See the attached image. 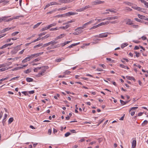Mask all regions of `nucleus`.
Here are the masks:
<instances>
[{
	"label": "nucleus",
	"instance_id": "f257e3e1",
	"mask_svg": "<svg viewBox=\"0 0 148 148\" xmlns=\"http://www.w3.org/2000/svg\"><path fill=\"white\" fill-rule=\"evenodd\" d=\"M50 42H52V43L50 44L51 46H50L51 49H55L60 46L59 45H55L58 42L57 41H56L55 40L51 41Z\"/></svg>",
	"mask_w": 148,
	"mask_h": 148
},
{
	"label": "nucleus",
	"instance_id": "f03ea898",
	"mask_svg": "<svg viewBox=\"0 0 148 148\" xmlns=\"http://www.w3.org/2000/svg\"><path fill=\"white\" fill-rule=\"evenodd\" d=\"M104 3V1H101L100 0H97L92 2V5H96L98 4H101Z\"/></svg>",
	"mask_w": 148,
	"mask_h": 148
},
{
	"label": "nucleus",
	"instance_id": "7ed1b4c3",
	"mask_svg": "<svg viewBox=\"0 0 148 148\" xmlns=\"http://www.w3.org/2000/svg\"><path fill=\"white\" fill-rule=\"evenodd\" d=\"M108 36L107 33H102L100 34H99V35H97L95 36V37L102 38L103 37H107Z\"/></svg>",
	"mask_w": 148,
	"mask_h": 148
},
{
	"label": "nucleus",
	"instance_id": "20e7f679",
	"mask_svg": "<svg viewBox=\"0 0 148 148\" xmlns=\"http://www.w3.org/2000/svg\"><path fill=\"white\" fill-rule=\"evenodd\" d=\"M132 8L135 10H137L143 12V10H144V9L140 8L139 7L136 6V5H133L132 6Z\"/></svg>",
	"mask_w": 148,
	"mask_h": 148
},
{
	"label": "nucleus",
	"instance_id": "39448f33",
	"mask_svg": "<svg viewBox=\"0 0 148 148\" xmlns=\"http://www.w3.org/2000/svg\"><path fill=\"white\" fill-rule=\"evenodd\" d=\"M118 18V17L117 16H112V17H108L105 19H103V20H112L117 19Z\"/></svg>",
	"mask_w": 148,
	"mask_h": 148
},
{
	"label": "nucleus",
	"instance_id": "423d86ee",
	"mask_svg": "<svg viewBox=\"0 0 148 148\" xmlns=\"http://www.w3.org/2000/svg\"><path fill=\"white\" fill-rule=\"evenodd\" d=\"M15 27H11L10 28L8 27V28L4 29H3V30H2V32H3V33H4L5 32L10 30V29H13Z\"/></svg>",
	"mask_w": 148,
	"mask_h": 148
},
{
	"label": "nucleus",
	"instance_id": "0eeeda50",
	"mask_svg": "<svg viewBox=\"0 0 148 148\" xmlns=\"http://www.w3.org/2000/svg\"><path fill=\"white\" fill-rule=\"evenodd\" d=\"M73 0H60L59 1L62 3H67L71 2Z\"/></svg>",
	"mask_w": 148,
	"mask_h": 148
},
{
	"label": "nucleus",
	"instance_id": "6e6552de",
	"mask_svg": "<svg viewBox=\"0 0 148 148\" xmlns=\"http://www.w3.org/2000/svg\"><path fill=\"white\" fill-rule=\"evenodd\" d=\"M77 13L74 12H70L66 14V16H70L71 15H74L77 14Z\"/></svg>",
	"mask_w": 148,
	"mask_h": 148
},
{
	"label": "nucleus",
	"instance_id": "1a4fd4ad",
	"mask_svg": "<svg viewBox=\"0 0 148 148\" xmlns=\"http://www.w3.org/2000/svg\"><path fill=\"white\" fill-rule=\"evenodd\" d=\"M10 16H6L2 17V18H1V22L4 21H6V20H7V18Z\"/></svg>",
	"mask_w": 148,
	"mask_h": 148
},
{
	"label": "nucleus",
	"instance_id": "9d476101",
	"mask_svg": "<svg viewBox=\"0 0 148 148\" xmlns=\"http://www.w3.org/2000/svg\"><path fill=\"white\" fill-rule=\"evenodd\" d=\"M45 71V70H43L41 72L38 73L37 75V76L38 77H41V76L44 75V73Z\"/></svg>",
	"mask_w": 148,
	"mask_h": 148
},
{
	"label": "nucleus",
	"instance_id": "9b49d317",
	"mask_svg": "<svg viewBox=\"0 0 148 148\" xmlns=\"http://www.w3.org/2000/svg\"><path fill=\"white\" fill-rule=\"evenodd\" d=\"M82 32V30H79L74 32L73 34L75 35H78L80 34Z\"/></svg>",
	"mask_w": 148,
	"mask_h": 148
},
{
	"label": "nucleus",
	"instance_id": "f8f14e48",
	"mask_svg": "<svg viewBox=\"0 0 148 148\" xmlns=\"http://www.w3.org/2000/svg\"><path fill=\"white\" fill-rule=\"evenodd\" d=\"M136 140H133L132 143V147L133 148H135L136 146Z\"/></svg>",
	"mask_w": 148,
	"mask_h": 148
},
{
	"label": "nucleus",
	"instance_id": "ddd939ff",
	"mask_svg": "<svg viewBox=\"0 0 148 148\" xmlns=\"http://www.w3.org/2000/svg\"><path fill=\"white\" fill-rule=\"evenodd\" d=\"M94 21V20H91V21H90L88 22H87V23H86L84 24L83 25L85 27L86 26V25H89V24L92 23Z\"/></svg>",
	"mask_w": 148,
	"mask_h": 148
},
{
	"label": "nucleus",
	"instance_id": "4468645a",
	"mask_svg": "<svg viewBox=\"0 0 148 148\" xmlns=\"http://www.w3.org/2000/svg\"><path fill=\"white\" fill-rule=\"evenodd\" d=\"M70 27V25H67L65 26H62L60 27L59 28V29H66Z\"/></svg>",
	"mask_w": 148,
	"mask_h": 148
},
{
	"label": "nucleus",
	"instance_id": "2eb2a0df",
	"mask_svg": "<svg viewBox=\"0 0 148 148\" xmlns=\"http://www.w3.org/2000/svg\"><path fill=\"white\" fill-rule=\"evenodd\" d=\"M126 78L129 80H133L135 82L136 81V79L133 77H131L128 76H126Z\"/></svg>",
	"mask_w": 148,
	"mask_h": 148
},
{
	"label": "nucleus",
	"instance_id": "dca6fc26",
	"mask_svg": "<svg viewBox=\"0 0 148 148\" xmlns=\"http://www.w3.org/2000/svg\"><path fill=\"white\" fill-rule=\"evenodd\" d=\"M132 22V21H131L130 19H128L126 23V24L127 25H132L133 24Z\"/></svg>",
	"mask_w": 148,
	"mask_h": 148
},
{
	"label": "nucleus",
	"instance_id": "f3484780",
	"mask_svg": "<svg viewBox=\"0 0 148 148\" xmlns=\"http://www.w3.org/2000/svg\"><path fill=\"white\" fill-rule=\"evenodd\" d=\"M65 35V34H61L57 38H56L55 39V40H57L60 38H62V37L64 36Z\"/></svg>",
	"mask_w": 148,
	"mask_h": 148
},
{
	"label": "nucleus",
	"instance_id": "a211bd4d",
	"mask_svg": "<svg viewBox=\"0 0 148 148\" xmlns=\"http://www.w3.org/2000/svg\"><path fill=\"white\" fill-rule=\"evenodd\" d=\"M9 1L7 0H1L0 1V3H3L4 4V5H5V4L8 3Z\"/></svg>",
	"mask_w": 148,
	"mask_h": 148
},
{
	"label": "nucleus",
	"instance_id": "6ab92c4d",
	"mask_svg": "<svg viewBox=\"0 0 148 148\" xmlns=\"http://www.w3.org/2000/svg\"><path fill=\"white\" fill-rule=\"evenodd\" d=\"M50 5H58L59 4L56 2L53 1L52 2L49 3Z\"/></svg>",
	"mask_w": 148,
	"mask_h": 148
},
{
	"label": "nucleus",
	"instance_id": "aec40b11",
	"mask_svg": "<svg viewBox=\"0 0 148 148\" xmlns=\"http://www.w3.org/2000/svg\"><path fill=\"white\" fill-rule=\"evenodd\" d=\"M18 51V50L16 48H14L13 50L11 51L12 54H15Z\"/></svg>",
	"mask_w": 148,
	"mask_h": 148
},
{
	"label": "nucleus",
	"instance_id": "412c9836",
	"mask_svg": "<svg viewBox=\"0 0 148 148\" xmlns=\"http://www.w3.org/2000/svg\"><path fill=\"white\" fill-rule=\"evenodd\" d=\"M79 43H80L79 42H78V43H75V44H72L71 45L69 46L68 47L69 48H71V47H73V46H75L78 45Z\"/></svg>",
	"mask_w": 148,
	"mask_h": 148
},
{
	"label": "nucleus",
	"instance_id": "4be33fe9",
	"mask_svg": "<svg viewBox=\"0 0 148 148\" xmlns=\"http://www.w3.org/2000/svg\"><path fill=\"white\" fill-rule=\"evenodd\" d=\"M33 79L30 77H27L26 78V81L28 82H33Z\"/></svg>",
	"mask_w": 148,
	"mask_h": 148
},
{
	"label": "nucleus",
	"instance_id": "5701e85b",
	"mask_svg": "<svg viewBox=\"0 0 148 148\" xmlns=\"http://www.w3.org/2000/svg\"><path fill=\"white\" fill-rule=\"evenodd\" d=\"M120 66L121 67L123 68L127 69H129V68L127 66H125V65H123V64H120Z\"/></svg>",
	"mask_w": 148,
	"mask_h": 148
},
{
	"label": "nucleus",
	"instance_id": "b1692460",
	"mask_svg": "<svg viewBox=\"0 0 148 148\" xmlns=\"http://www.w3.org/2000/svg\"><path fill=\"white\" fill-rule=\"evenodd\" d=\"M29 60L28 58V57L25 58L22 61V63H25L27 62V61H29Z\"/></svg>",
	"mask_w": 148,
	"mask_h": 148
},
{
	"label": "nucleus",
	"instance_id": "393cba45",
	"mask_svg": "<svg viewBox=\"0 0 148 148\" xmlns=\"http://www.w3.org/2000/svg\"><path fill=\"white\" fill-rule=\"evenodd\" d=\"M56 23H53L49 25L48 27L49 29L50 27H52L53 26H55L56 25Z\"/></svg>",
	"mask_w": 148,
	"mask_h": 148
},
{
	"label": "nucleus",
	"instance_id": "a878e982",
	"mask_svg": "<svg viewBox=\"0 0 148 148\" xmlns=\"http://www.w3.org/2000/svg\"><path fill=\"white\" fill-rule=\"evenodd\" d=\"M42 23V22H41L37 23L36 24L34 25L33 28L34 29L36 28Z\"/></svg>",
	"mask_w": 148,
	"mask_h": 148
},
{
	"label": "nucleus",
	"instance_id": "bb28decb",
	"mask_svg": "<svg viewBox=\"0 0 148 148\" xmlns=\"http://www.w3.org/2000/svg\"><path fill=\"white\" fill-rule=\"evenodd\" d=\"M14 119L12 117H11L8 120V123L9 124H10L13 121Z\"/></svg>",
	"mask_w": 148,
	"mask_h": 148
},
{
	"label": "nucleus",
	"instance_id": "cd10ccee",
	"mask_svg": "<svg viewBox=\"0 0 148 148\" xmlns=\"http://www.w3.org/2000/svg\"><path fill=\"white\" fill-rule=\"evenodd\" d=\"M43 53V52H40V53H36L35 54V57H37L38 56H39L40 55H41Z\"/></svg>",
	"mask_w": 148,
	"mask_h": 148
},
{
	"label": "nucleus",
	"instance_id": "c85d7f7f",
	"mask_svg": "<svg viewBox=\"0 0 148 148\" xmlns=\"http://www.w3.org/2000/svg\"><path fill=\"white\" fill-rule=\"evenodd\" d=\"M51 43H52V42H48L47 43L43 45L42 47H47V46H48L49 45H50V44H51Z\"/></svg>",
	"mask_w": 148,
	"mask_h": 148
},
{
	"label": "nucleus",
	"instance_id": "c756f323",
	"mask_svg": "<svg viewBox=\"0 0 148 148\" xmlns=\"http://www.w3.org/2000/svg\"><path fill=\"white\" fill-rule=\"evenodd\" d=\"M124 3L127 4L128 5L131 6H132V5H133V4L132 3L128 2H124Z\"/></svg>",
	"mask_w": 148,
	"mask_h": 148
},
{
	"label": "nucleus",
	"instance_id": "7c9ffc66",
	"mask_svg": "<svg viewBox=\"0 0 148 148\" xmlns=\"http://www.w3.org/2000/svg\"><path fill=\"white\" fill-rule=\"evenodd\" d=\"M67 8L66 7H64L60 8H59L58 10V11H60V10H65L67 9Z\"/></svg>",
	"mask_w": 148,
	"mask_h": 148
},
{
	"label": "nucleus",
	"instance_id": "2f4dec72",
	"mask_svg": "<svg viewBox=\"0 0 148 148\" xmlns=\"http://www.w3.org/2000/svg\"><path fill=\"white\" fill-rule=\"evenodd\" d=\"M138 17L141 18V19H145V16H144L140 15V14H138Z\"/></svg>",
	"mask_w": 148,
	"mask_h": 148
},
{
	"label": "nucleus",
	"instance_id": "473e14b6",
	"mask_svg": "<svg viewBox=\"0 0 148 148\" xmlns=\"http://www.w3.org/2000/svg\"><path fill=\"white\" fill-rule=\"evenodd\" d=\"M31 71V70L30 69H27V70L25 71H24V72L25 73H28L30 72Z\"/></svg>",
	"mask_w": 148,
	"mask_h": 148
},
{
	"label": "nucleus",
	"instance_id": "72a5a7b5",
	"mask_svg": "<svg viewBox=\"0 0 148 148\" xmlns=\"http://www.w3.org/2000/svg\"><path fill=\"white\" fill-rule=\"evenodd\" d=\"M49 29L48 26H46L45 27L42 28L41 29V31H43L45 30H47V29Z\"/></svg>",
	"mask_w": 148,
	"mask_h": 148
},
{
	"label": "nucleus",
	"instance_id": "f704fd0d",
	"mask_svg": "<svg viewBox=\"0 0 148 148\" xmlns=\"http://www.w3.org/2000/svg\"><path fill=\"white\" fill-rule=\"evenodd\" d=\"M40 60V58H37L34 59V60L33 61H32V62H36L39 61Z\"/></svg>",
	"mask_w": 148,
	"mask_h": 148
},
{
	"label": "nucleus",
	"instance_id": "c9c22d12",
	"mask_svg": "<svg viewBox=\"0 0 148 148\" xmlns=\"http://www.w3.org/2000/svg\"><path fill=\"white\" fill-rule=\"evenodd\" d=\"M19 32H14L12 34H11V36H16V34L19 33Z\"/></svg>",
	"mask_w": 148,
	"mask_h": 148
},
{
	"label": "nucleus",
	"instance_id": "e433bc0d",
	"mask_svg": "<svg viewBox=\"0 0 148 148\" xmlns=\"http://www.w3.org/2000/svg\"><path fill=\"white\" fill-rule=\"evenodd\" d=\"M59 29V28L58 27H56L55 28H51L50 29V31H53V30H58Z\"/></svg>",
	"mask_w": 148,
	"mask_h": 148
},
{
	"label": "nucleus",
	"instance_id": "4c0bfd02",
	"mask_svg": "<svg viewBox=\"0 0 148 148\" xmlns=\"http://www.w3.org/2000/svg\"><path fill=\"white\" fill-rule=\"evenodd\" d=\"M64 59V58H62V59ZM62 59L61 58L57 59L55 61L57 62H60L62 61Z\"/></svg>",
	"mask_w": 148,
	"mask_h": 148
},
{
	"label": "nucleus",
	"instance_id": "58836bf2",
	"mask_svg": "<svg viewBox=\"0 0 148 148\" xmlns=\"http://www.w3.org/2000/svg\"><path fill=\"white\" fill-rule=\"evenodd\" d=\"M49 36H50V35L47 34V35H46L45 36L42 37L41 39H42V40H43L44 39L46 38L49 37Z\"/></svg>",
	"mask_w": 148,
	"mask_h": 148
},
{
	"label": "nucleus",
	"instance_id": "ea45409f",
	"mask_svg": "<svg viewBox=\"0 0 148 148\" xmlns=\"http://www.w3.org/2000/svg\"><path fill=\"white\" fill-rule=\"evenodd\" d=\"M66 15V14H61V15H57L56 16L58 17H62L63 16H65Z\"/></svg>",
	"mask_w": 148,
	"mask_h": 148
},
{
	"label": "nucleus",
	"instance_id": "a19ab883",
	"mask_svg": "<svg viewBox=\"0 0 148 148\" xmlns=\"http://www.w3.org/2000/svg\"><path fill=\"white\" fill-rule=\"evenodd\" d=\"M91 6H90L89 5H88L85 6L83 8H84V10H85L88 8H91Z\"/></svg>",
	"mask_w": 148,
	"mask_h": 148
},
{
	"label": "nucleus",
	"instance_id": "79ce46f5",
	"mask_svg": "<svg viewBox=\"0 0 148 148\" xmlns=\"http://www.w3.org/2000/svg\"><path fill=\"white\" fill-rule=\"evenodd\" d=\"M128 44L127 43H124L121 46V48L122 49L124 48V47H125V46H126Z\"/></svg>",
	"mask_w": 148,
	"mask_h": 148
},
{
	"label": "nucleus",
	"instance_id": "37998d69",
	"mask_svg": "<svg viewBox=\"0 0 148 148\" xmlns=\"http://www.w3.org/2000/svg\"><path fill=\"white\" fill-rule=\"evenodd\" d=\"M42 43H40V44H39L38 45H36L35 46H34V48H37V47H38L40 46H42Z\"/></svg>",
	"mask_w": 148,
	"mask_h": 148
},
{
	"label": "nucleus",
	"instance_id": "c03bdc74",
	"mask_svg": "<svg viewBox=\"0 0 148 148\" xmlns=\"http://www.w3.org/2000/svg\"><path fill=\"white\" fill-rule=\"evenodd\" d=\"M134 53L136 54V56L137 57H138L139 56L140 53L137 52V51H134Z\"/></svg>",
	"mask_w": 148,
	"mask_h": 148
},
{
	"label": "nucleus",
	"instance_id": "a18cd8bd",
	"mask_svg": "<svg viewBox=\"0 0 148 148\" xmlns=\"http://www.w3.org/2000/svg\"><path fill=\"white\" fill-rule=\"evenodd\" d=\"M23 16H14L13 17V19H17L19 18V17H23Z\"/></svg>",
	"mask_w": 148,
	"mask_h": 148
},
{
	"label": "nucleus",
	"instance_id": "49530a36",
	"mask_svg": "<svg viewBox=\"0 0 148 148\" xmlns=\"http://www.w3.org/2000/svg\"><path fill=\"white\" fill-rule=\"evenodd\" d=\"M56 11V10H52V11H50L48 12L47 13V14H52V13L54 12L55 11Z\"/></svg>",
	"mask_w": 148,
	"mask_h": 148
},
{
	"label": "nucleus",
	"instance_id": "de8ad7c7",
	"mask_svg": "<svg viewBox=\"0 0 148 148\" xmlns=\"http://www.w3.org/2000/svg\"><path fill=\"white\" fill-rule=\"evenodd\" d=\"M8 77H6L5 78H2L0 80V82H1L2 81H3L4 80H5L8 79Z\"/></svg>",
	"mask_w": 148,
	"mask_h": 148
},
{
	"label": "nucleus",
	"instance_id": "09e8293b",
	"mask_svg": "<svg viewBox=\"0 0 148 148\" xmlns=\"http://www.w3.org/2000/svg\"><path fill=\"white\" fill-rule=\"evenodd\" d=\"M70 134H71L69 132H67L65 134V136L66 137H67L69 136Z\"/></svg>",
	"mask_w": 148,
	"mask_h": 148
},
{
	"label": "nucleus",
	"instance_id": "8fccbe9b",
	"mask_svg": "<svg viewBox=\"0 0 148 148\" xmlns=\"http://www.w3.org/2000/svg\"><path fill=\"white\" fill-rule=\"evenodd\" d=\"M19 76H16V77H13L10 80V81H12L13 80H14L16 79H17L19 78Z\"/></svg>",
	"mask_w": 148,
	"mask_h": 148
},
{
	"label": "nucleus",
	"instance_id": "3c124183",
	"mask_svg": "<svg viewBox=\"0 0 148 148\" xmlns=\"http://www.w3.org/2000/svg\"><path fill=\"white\" fill-rule=\"evenodd\" d=\"M8 47L7 45V44H6L2 46L1 47V49H3V48L6 47Z\"/></svg>",
	"mask_w": 148,
	"mask_h": 148
},
{
	"label": "nucleus",
	"instance_id": "603ef678",
	"mask_svg": "<svg viewBox=\"0 0 148 148\" xmlns=\"http://www.w3.org/2000/svg\"><path fill=\"white\" fill-rule=\"evenodd\" d=\"M109 22L111 23L115 24L117 23L118 22L116 20H115L112 21H110Z\"/></svg>",
	"mask_w": 148,
	"mask_h": 148
},
{
	"label": "nucleus",
	"instance_id": "864d4df0",
	"mask_svg": "<svg viewBox=\"0 0 148 148\" xmlns=\"http://www.w3.org/2000/svg\"><path fill=\"white\" fill-rule=\"evenodd\" d=\"M98 27H99V26L98 25H96V26H94L91 27L90 29H95V28Z\"/></svg>",
	"mask_w": 148,
	"mask_h": 148
},
{
	"label": "nucleus",
	"instance_id": "5fc2aeb1",
	"mask_svg": "<svg viewBox=\"0 0 148 148\" xmlns=\"http://www.w3.org/2000/svg\"><path fill=\"white\" fill-rule=\"evenodd\" d=\"M85 28V27L83 25L82 27H78L77 28V29H84Z\"/></svg>",
	"mask_w": 148,
	"mask_h": 148
},
{
	"label": "nucleus",
	"instance_id": "6e6d98bb",
	"mask_svg": "<svg viewBox=\"0 0 148 148\" xmlns=\"http://www.w3.org/2000/svg\"><path fill=\"white\" fill-rule=\"evenodd\" d=\"M148 122V121H147V120H145L144 122H143V124H142V125H144L146 124Z\"/></svg>",
	"mask_w": 148,
	"mask_h": 148
},
{
	"label": "nucleus",
	"instance_id": "4d7b16f0",
	"mask_svg": "<svg viewBox=\"0 0 148 148\" xmlns=\"http://www.w3.org/2000/svg\"><path fill=\"white\" fill-rule=\"evenodd\" d=\"M120 101L121 103L122 104V105H125V104H124L125 103V101L121 100H120Z\"/></svg>",
	"mask_w": 148,
	"mask_h": 148
},
{
	"label": "nucleus",
	"instance_id": "13d9d810",
	"mask_svg": "<svg viewBox=\"0 0 148 148\" xmlns=\"http://www.w3.org/2000/svg\"><path fill=\"white\" fill-rule=\"evenodd\" d=\"M50 5H50V3H49L47 4L45 7L44 8V9L45 10V9L46 8H47L48 7H49Z\"/></svg>",
	"mask_w": 148,
	"mask_h": 148
},
{
	"label": "nucleus",
	"instance_id": "bf43d9fd",
	"mask_svg": "<svg viewBox=\"0 0 148 148\" xmlns=\"http://www.w3.org/2000/svg\"><path fill=\"white\" fill-rule=\"evenodd\" d=\"M46 34V33H45V32H43V33H40V34H39V35H38V36L40 37V36H43V35H44L45 34Z\"/></svg>",
	"mask_w": 148,
	"mask_h": 148
},
{
	"label": "nucleus",
	"instance_id": "052dcab7",
	"mask_svg": "<svg viewBox=\"0 0 148 148\" xmlns=\"http://www.w3.org/2000/svg\"><path fill=\"white\" fill-rule=\"evenodd\" d=\"M7 69L6 68H2L0 69V71H3L6 70Z\"/></svg>",
	"mask_w": 148,
	"mask_h": 148
},
{
	"label": "nucleus",
	"instance_id": "680f3d73",
	"mask_svg": "<svg viewBox=\"0 0 148 148\" xmlns=\"http://www.w3.org/2000/svg\"><path fill=\"white\" fill-rule=\"evenodd\" d=\"M22 93L25 95H28V94H27V92L26 91H23Z\"/></svg>",
	"mask_w": 148,
	"mask_h": 148
},
{
	"label": "nucleus",
	"instance_id": "e2e57ef3",
	"mask_svg": "<svg viewBox=\"0 0 148 148\" xmlns=\"http://www.w3.org/2000/svg\"><path fill=\"white\" fill-rule=\"evenodd\" d=\"M51 133V129H49L48 131V134L49 135H50Z\"/></svg>",
	"mask_w": 148,
	"mask_h": 148
},
{
	"label": "nucleus",
	"instance_id": "0e129e2a",
	"mask_svg": "<svg viewBox=\"0 0 148 148\" xmlns=\"http://www.w3.org/2000/svg\"><path fill=\"white\" fill-rule=\"evenodd\" d=\"M13 19V17L12 18H10L8 19H7V20H6V22H8L10 21H12Z\"/></svg>",
	"mask_w": 148,
	"mask_h": 148
},
{
	"label": "nucleus",
	"instance_id": "69168bd1",
	"mask_svg": "<svg viewBox=\"0 0 148 148\" xmlns=\"http://www.w3.org/2000/svg\"><path fill=\"white\" fill-rule=\"evenodd\" d=\"M132 26L134 28H137L138 27V25H133Z\"/></svg>",
	"mask_w": 148,
	"mask_h": 148
},
{
	"label": "nucleus",
	"instance_id": "338daca9",
	"mask_svg": "<svg viewBox=\"0 0 148 148\" xmlns=\"http://www.w3.org/2000/svg\"><path fill=\"white\" fill-rule=\"evenodd\" d=\"M99 65L101 66H102L103 68L105 69L106 68V66L103 64H100Z\"/></svg>",
	"mask_w": 148,
	"mask_h": 148
},
{
	"label": "nucleus",
	"instance_id": "774afa93",
	"mask_svg": "<svg viewBox=\"0 0 148 148\" xmlns=\"http://www.w3.org/2000/svg\"><path fill=\"white\" fill-rule=\"evenodd\" d=\"M28 58L29 59V60L32 59V58H34L32 55V54L31 56L28 57Z\"/></svg>",
	"mask_w": 148,
	"mask_h": 148
}]
</instances>
